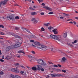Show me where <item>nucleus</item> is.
<instances>
[{"label":"nucleus","instance_id":"3c124183","mask_svg":"<svg viewBox=\"0 0 78 78\" xmlns=\"http://www.w3.org/2000/svg\"><path fill=\"white\" fill-rule=\"evenodd\" d=\"M30 41V42H34V40H31Z\"/></svg>","mask_w":78,"mask_h":78},{"label":"nucleus","instance_id":"b1692460","mask_svg":"<svg viewBox=\"0 0 78 78\" xmlns=\"http://www.w3.org/2000/svg\"><path fill=\"white\" fill-rule=\"evenodd\" d=\"M51 76H52V77H55L56 76V74H53L51 75Z\"/></svg>","mask_w":78,"mask_h":78},{"label":"nucleus","instance_id":"4d7b16f0","mask_svg":"<svg viewBox=\"0 0 78 78\" xmlns=\"http://www.w3.org/2000/svg\"><path fill=\"white\" fill-rule=\"evenodd\" d=\"M41 5H42V6H45V4L44 3H42L41 4Z\"/></svg>","mask_w":78,"mask_h":78},{"label":"nucleus","instance_id":"37998d69","mask_svg":"<svg viewBox=\"0 0 78 78\" xmlns=\"http://www.w3.org/2000/svg\"><path fill=\"white\" fill-rule=\"evenodd\" d=\"M10 76L12 77H10L9 78H14V75H11Z\"/></svg>","mask_w":78,"mask_h":78},{"label":"nucleus","instance_id":"ddd939ff","mask_svg":"<svg viewBox=\"0 0 78 78\" xmlns=\"http://www.w3.org/2000/svg\"><path fill=\"white\" fill-rule=\"evenodd\" d=\"M42 68V66L40 65H37V69L38 70H41V69Z\"/></svg>","mask_w":78,"mask_h":78},{"label":"nucleus","instance_id":"f257e3e1","mask_svg":"<svg viewBox=\"0 0 78 78\" xmlns=\"http://www.w3.org/2000/svg\"><path fill=\"white\" fill-rule=\"evenodd\" d=\"M50 37L52 39H55V40H57L58 41H60V39L55 35L51 34L50 35Z\"/></svg>","mask_w":78,"mask_h":78},{"label":"nucleus","instance_id":"13d9d810","mask_svg":"<svg viewBox=\"0 0 78 78\" xmlns=\"http://www.w3.org/2000/svg\"><path fill=\"white\" fill-rule=\"evenodd\" d=\"M3 74V72L1 71H0V74Z\"/></svg>","mask_w":78,"mask_h":78},{"label":"nucleus","instance_id":"bb28decb","mask_svg":"<svg viewBox=\"0 0 78 78\" xmlns=\"http://www.w3.org/2000/svg\"><path fill=\"white\" fill-rule=\"evenodd\" d=\"M67 33H64V34H63V37L64 38H66L67 37Z\"/></svg>","mask_w":78,"mask_h":78},{"label":"nucleus","instance_id":"a211bd4d","mask_svg":"<svg viewBox=\"0 0 78 78\" xmlns=\"http://www.w3.org/2000/svg\"><path fill=\"white\" fill-rule=\"evenodd\" d=\"M32 21H33L35 23H37V21L36 20V19L35 18H33L32 19Z\"/></svg>","mask_w":78,"mask_h":78},{"label":"nucleus","instance_id":"5701e85b","mask_svg":"<svg viewBox=\"0 0 78 78\" xmlns=\"http://www.w3.org/2000/svg\"><path fill=\"white\" fill-rule=\"evenodd\" d=\"M31 14L32 16H33L34 15H36V14H37V13L36 12H31Z\"/></svg>","mask_w":78,"mask_h":78},{"label":"nucleus","instance_id":"c9c22d12","mask_svg":"<svg viewBox=\"0 0 78 78\" xmlns=\"http://www.w3.org/2000/svg\"><path fill=\"white\" fill-rule=\"evenodd\" d=\"M63 14H64L65 16H69V15H68L66 13H63Z\"/></svg>","mask_w":78,"mask_h":78},{"label":"nucleus","instance_id":"774afa93","mask_svg":"<svg viewBox=\"0 0 78 78\" xmlns=\"http://www.w3.org/2000/svg\"><path fill=\"white\" fill-rule=\"evenodd\" d=\"M33 8L34 9L36 8V6H35V5H34Z\"/></svg>","mask_w":78,"mask_h":78},{"label":"nucleus","instance_id":"e433bc0d","mask_svg":"<svg viewBox=\"0 0 78 78\" xmlns=\"http://www.w3.org/2000/svg\"><path fill=\"white\" fill-rule=\"evenodd\" d=\"M15 77L16 78H20V76L17 75H16Z\"/></svg>","mask_w":78,"mask_h":78},{"label":"nucleus","instance_id":"2eb2a0df","mask_svg":"<svg viewBox=\"0 0 78 78\" xmlns=\"http://www.w3.org/2000/svg\"><path fill=\"white\" fill-rule=\"evenodd\" d=\"M23 30L24 31H26L28 33H30V31H29V30H28L27 29L24 28L23 29Z\"/></svg>","mask_w":78,"mask_h":78},{"label":"nucleus","instance_id":"cd10ccee","mask_svg":"<svg viewBox=\"0 0 78 78\" xmlns=\"http://www.w3.org/2000/svg\"><path fill=\"white\" fill-rule=\"evenodd\" d=\"M20 71H19V70L17 69H16V71H15V73H18L19 72H20Z\"/></svg>","mask_w":78,"mask_h":78},{"label":"nucleus","instance_id":"7ed1b4c3","mask_svg":"<svg viewBox=\"0 0 78 78\" xmlns=\"http://www.w3.org/2000/svg\"><path fill=\"white\" fill-rule=\"evenodd\" d=\"M7 19L9 20H14V17H13L12 16H8Z\"/></svg>","mask_w":78,"mask_h":78},{"label":"nucleus","instance_id":"412c9836","mask_svg":"<svg viewBox=\"0 0 78 78\" xmlns=\"http://www.w3.org/2000/svg\"><path fill=\"white\" fill-rule=\"evenodd\" d=\"M32 69L33 70H34V71L36 70H37V68L34 66L32 67Z\"/></svg>","mask_w":78,"mask_h":78},{"label":"nucleus","instance_id":"72a5a7b5","mask_svg":"<svg viewBox=\"0 0 78 78\" xmlns=\"http://www.w3.org/2000/svg\"><path fill=\"white\" fill-rule=\"evenodd\" d=\"M48 28L49 30H51V29H53V27H48Z\"/></svg>","mask_w":78,"mask_h":78},{"label":"nucleus","instance_id":"4c0bfd02","mask_svg":"<svg viewBox=\"0 0 78 78\" xmlns=\"http://www.w3.org/2000/svg\"><path fill=\"white\" fill-rule=\"evenodd\" d=\"M38 1L39 3H41V2H43V0H37Z\"/></svg>","mask_w":78,"mask_h":78},{"label":"nucleus","instance_id":"4468645a","mask_svg":"<svg viewBox=\"0 0 78 78\" xmlns=\"http://www.w3.org/2000/svg\"><path fill=\"white\" fill-rule=\"evenodd\" d=\"M53 70L55 71V72H61V70L59 69H56L55 68H54L53 69Z\"/></svg>","mask_w":78,"mask_h":78},{"label":"nucleus","instance_id":"9d476101","mask_svg":"<svg viewBox=\"0 0 78 78\" xmlns=\"http://www.w3.org/2000/svg\"><path fill=\"white\" fill-rule=\"evenodd\" d=\"M52 31L55 34H58V30H57V29H54L52 30Z\"/></svg>","mask_w":78,"mask_h":78},{"label":"nucleus","instance_id":"6ab92c4d","mask_svg":"<svg viewBox=\"0 0 78 78\" xmlns=\"http://www.w3.org/2000/svg\"><path fill=\"white\" fill-rule=\"evenodd\" d=\"M41 65L42 66H44V67H47V63H44V62H43V63Z\"/></svg>","mask_w":78,"mask_h":78},{"label":"nucleus","instance_id":"423d86ee","mask_svg":"<svg viewBox=\"0 0 78 78\" xmlns=\"http://www.w3.org/2000/svg\"><path fill=\"white\" fill-rule=\"evenodd\" d=\"M43 8L46 9L47 10H48V11H51L52 10L51 8L48 7V6H44L43 7Z\"/></svg>","mask_w":78,"mask_h":78},{"label":"nucleus","instance_id":"393cba45","mask_svg":"<svg viewBox=\"0 0 78 78\" xmlns=\"http://www.w3.org/2000/svg\"><path fill=\"white\" fill-rule=\"evenodd\" d=\"M16 68H12L11 69V70L12 72H15L16 70Z\"/></svg>","mask_w":78,"mask_h":78},{"label":"nucleus","instance_id":"39448f33","mask_svg":"<svg viewBox=\"0 0 78 78\" xmlns=\"http://www.w3.org/2000/svg\"><path fill=\"white\" fill-rule=\"evenodd\" d=\"M41 49L43 50H47V47L45 46L42 45Z\"/></svg>","mask_w":78,"mask_h":78},{"label":"nucleus","instance_id":"f3484780","mask_svg":"<svg viewBox=\"0 0 78 78\" xmlns=\"http://www.w3.org/2000/svg\"><path fill=\"white\" fill-rule=\"evenodd\" d=\"M56 76H58V77H60V76H63V75L60 74L59 73L57 74H56Z\"/></svg>","mask_w":78,"mask_h":78},{"label":"nucleus","instance_id":"7c9ffc66","mask_svg":"<svg viewBox=\"0 0 78 78\" xmlns=\"http://www.w3.org/2000/svg\"><path fill=\"white\" fill-rule=\"evenodd\" d=\"M15 19H16L17 20H18V19H19V17L18 16H16L15 17Z\"/></svg>","mask_w":78,"mask_h":78},{"label":"nucleus","instance_id":"864d4df0","mask_svg":"<svg viewBox=\"0 0 78 78\" xmlns=\"http://www.w3.org/2000/svg\"><path fill=\"white\" fill-rule=\"evenodd\" d=\"M20 73H21L22 74H23V73H24V72L23 71H21L20 72Z\"/></svg>","mask_w":78,"mask_h":78},{"label":"nucleus","instance_id":"ea45409f","mask_svg":"<svg viewBox=\"0 0 78 78\" xmlns=\"http://www.w3.org/2000/svg\"><path fill=\"white\" fill-rule=\"evenodd\" d=\"M29 9H31L32 10H34V9H33V8L30 7L29 8Z\"/></svg>","mask_w":78,"mask_h":78},{"label":"nucleus","instance_id":"20e7f679","mask_svg":"<svg viewBox=\"0 0 78 78\" xmlns=\"http://www.w3.org/2000/svg\"><path fill=\"white\" fill-rule=\"evenodd\" d=\"M12 48H14V46H11L6 48V51H9V50H10V49H12Z\"/></svg>","mask_w":78,"mask_h":78},{"label":"nucleus","instance_id":"680f3d73","mask_svg":"<svg viewBox=\"0 0 78 78\" xmlns=\"http://www.w3.org/2000/svg\"><path fill=\"white\" fill-rule=\"evenodd\" d=\"M19 65V64L17 63L16 64V66H18Z\"/></svg>","mask_w":78,"mask_h":78},{"label":"nucleus","instance_id":"a878e982","mask_svg":"<svg viewBox=\"0 0 78 78\" xmlns=\"http://www.w3.org/2000/svg\"><path fill=\"white\" fill-rule=\"evenodd\" d=\"M18 53H23V54H25V53H24V52L23 51H19L18 52Z\"/></svg>","mask_w":78,"mask_h":78},{"label":"nucleus","instance_id":"9b49d317","mask_svg":"<svg viewBox=\"0 0 78 78\" xmlns=\"http://www.w3.org/2000/svg\"><path fill=\"white\" fill-rule=\"evenodd\" d=\"M12 58V56H8L7 55L5 58V59L6 60H9V59H10Z\"/></svg>","mask_w":78,"mask_h":78},{"label":"nucleus","instance_id":"58836bf2","mask_svg":"<svg viewBox=\"0 0 78 78\" xmlns=\"http://www.w3.org/2000/svg\"><path fill=\"white\" fill-rule=\"evenodd\" d=\"M15 29L16 30H19V28L17 27H16Z\"/></svg>","mask_w":78,"mask_h":78},{"label":"nucleus","instance_id":"6e6552de","mask_svg":"<svg viewBox=\"0 0 78 78\" xmlns=\"http://www.w3.org/2000/svg\"><path fill=\"white\" fill-rule=\"evenodd\" d=\"M11 34L12 36H14V37H16V38H20V37H19L18 35H15L14 33H11Z\"/></svg>","mask_w":78,"mask_h":78},{"label":"nucleus","instance_id":"de8ad7c7","mask_svg":"<svg viewBox=\"0 0 78 78\" xmlns=\"http://www.w3.org/2000/svg\"><path fill=\"white\" fill-rule=\"evenodd\" d=\"M62 72H64V73H66V71L65 70H62Z\"/></svg>","mask_w":78,"mask_h":78},{"label":"nucleus","instance_id":"0eeeda50","mask_svg":"<svg viewBox=\"0 0 78 78\" xmlns=\"http://www.w3.org/2000/svg\"><path fill=\"white\" fill-rule=\"evenodd\" d=\"M37 62L38 64H40L42 65L44 61L42 59H39L38 60Z\"/></svg>","mask_w":78,"mask_h":78},{"label":"nucleus","instance_id":"603ef678","mask_svg":"<svg viewBox=\"0 0 78 78\" xmlns=\"http://www.w3.org/2000/svg\"><path fill=\"white\" fill-rule=\"evenodd\" d=\"M54 67H58V66L56 65H54Z\"/></svg>","mask_w":78,"mask_h":78},{"label":"nucleus","instance_id":"49530a36","mask_svg":"<svg viewBox=\"0 0 78 78\" xmlns=\"http://www.w3.org/2000/svg\"><path fill=\"white\" fill-rule=\"evenodd\" d=\"M31 52L33 53V54H35V51H32Z\"/></svg>","mask_w":78,"mask_h":78},{"label":"nucleus","instance_id":"c85d7f7f","mask_svg":"<svg viewBox=\"0 0 78 78\" xmlns=\"http://www.w3.org/2000/svg\"><path fill=\"white\" fill-rule=\"evenodd\" d=\"M77 42V41L76 40H75L74 42H72V43L73 44H75Z\"/></svg>","mask_w":78,"mask_h":78},{"label":"nucleus","instance_id":"e2e57ef3","mask_svg":"<svg viewBox=\"0 0 78 78\" xmlns=\"http://www.w3.org/2000/svg\"><path fill=\"white\" fill-rule=\"evenodd\" d=\"M2 55V51L0 50V55Z\"/></svg>","mask_w":78,"mask_h":78},{"label":"nucleus","instance_id":"aec40b11","mask_svg":"<svg viewBox=\"0 0 78 78\" xmlns=\"http://www.w3.org/2000/svg\"><path fill=\"white\" fill-rule=\"evenodd\" d=\"M44 26H46V27H48V26H49V25H50V23H44Z\"/></svg>","mask_w":78,"mask_h":78},{"label":"nucleus","instance_id":"c756f323","mask_svg":"<svg viewBox=\"0 0 78 78\" xmlns=\"http://www.w3.org/2000/svg\"><path fill=\"white\" fill-rule=\"evenodd\" d=\"M68 45L69 47H73V45H72V44L70 43H68Z\"/></svg>","mask_w":78,"mask_h":78},{"label":"nucleus","instance_id":"1a4fd4ad","mask_svg":"<svg viewBox=\"0 0 78 78\" xmlns=\"http://www.w3.org/2000/svg\"><path fill=\"white\" fill-rule=\"evenodd\" d=\"M67 60V58L65 57H63L62 58L61 62H65Z\"/></svg>","mask_w":78,"mask_h":78},{"label":"nucleus","instance_id":"f03ea898","mask_svg":"<svg viewBox=\"0 0 78 78\" xmlns=\"http://www.w3.org/2000/svg\"><path fill=\"white\" fill-rule=\"evenodd\" d=\"M22 44V42H18L16 43L13 46V48H17L20 47Z\"/></svg>","mask_w":78,"mask_h":78},{"label":"nucleus","instance_id":"f704fd0d","mask_svg":"<svg viewBox=\"0 0 78 78\" xmlns=\"http://www.w3.org/2000/svg\"><path fill=\"white\" fill-rule=\"evenodd\" d=\"M49 14H53L54 13L53 12H50L48 13Z\"/></svg>","mask_w":78,"mask_h":78},{"label":"nucleus","instance_id":"c03bdc74","mask_svg":"<svg viewBox=\"0 0 78 78\" xmlns=\"http://www.w3.org/2000/svg\"><path fill=\"white\" fill-rule=\"evenodd\" d=\"M27 56H28V57L30 58H32V56L31 55H28Z\"/></svg>","mask_w":78,"mask_h":78},{"label":"nucleus","instance_id":"4be33fe9","mask_svg":"<svg viewBox=\"0 0 78 78\" xmlns=\"http://www.w3.org/2000/svg\"><path fill=\"white\" fill-rule=\"evenodd\" d=\"M34 44L35 45H37V46L39 45H40V43L37 41L34 43Z\"/></svg>","mask_w":78,"mask_h":78},{"label":"nucleus","instance_id":"2f4dec72","mask_svg":"<svg viewBox=\"0 0 78 78\" xmlns=\"http://www.w3.org/2000/svg\"><path fill=\"white\" fill-rule=\"evenodd\" d=\"M41 31H45V29H44V28L43 27H42L41 28Z\"/></svg>","mask_w":78,"mask_h":78},{"label":"nucleus","instance_id":"69168bd1","mask_svg":"<svg viewBox=\"0 0 78 78\" xmlns=\"http://www.w3.org/2000/svg\"><path fill=\"white\" fill-rule=\"evenodd\" d=\"M17 58H20V55H18L17 56Z\"/></svg>","mask_w":78,"mask_h":78},{"label":"nucleus","instance_id":"0e129e2a","mask_svg":"<svg viewBox=\"0 0 78 78\" xmlns=\"http://www.w3.org/2000/svg\"><path fill=\"white\" fill-rule=\"evenodd\" d=\"M75 19H78V17H75Z\"/></svg>","mask_w":78,"mask_h":78},{"label":"nucleus","instance_id":"dca6fc26","mask_svg":"<svg viewBox=\"0 0 78 78\" xmlns=\"http://www.w3.org/2000/svg\"><path fill=\"white\" fill-rule=\"evenodd\" d=\"M42 45L41 44H39L37 46V47L38 48H40V49H41V48H42Z\"/></svg>","mask_w":78,"mask_h":78},{"label":"nucleus","instance_id":"a19ab883","mask_svg":"<svg viewBox=\"0 0 78 78\" xmlns=\"http://www.w3.org/2000/svg\"><path fill=\"white\" fill-rule=\"evenodd\" d=\"M0 34H1V35H5V34L3 32H0Z\"/></svg>","mask_w":78,"mask_h":78},{"label":"nucleus","instance_id":"a18cd8bd","mask_svg":"<svg viewBox=\"0 0 78 78\" xmlns=\"http://www.w3.org/2000/svg\"><path fill=\"white\" fill-rule=\"evenodd\" d=\"M40 14L41 16H44V13L42 12L40 13Z\"/></svg>","mask_w":78,"mask_h":78},{"label":"nucleus","instance_id":"473e14b6","mask_svg":"<svg viewBox=\"0 0 78 78\" xmlns=\"http://www.w3.org/2000/svg\"><path fill=\"white\" fill-rule=\"evenodd\" d=\"M40 70H41V71H42V72H44V69H43L41 67V68L40 69Z\"/></svg>","mask_w":78,"mask_h":78},{"label":"nucleus","instance_id":"bf43d9fd","mask_svg":"<svg viewBox=\"0 0 78 78\" xmlns=\"http://www.w3.org/2000/svg\"><path fill=\"white\" fill-rule=\"evenodd\" d=\"M60 19H64V17L61 16L60 17Z\"/></svg>","mask_w":78,"mask_h":78},{"label":"nucleus","instance_id":"f8f14e48","mask_svg":"<svg viewBox=\"0 0 78 78\" xmlns=\"http://www.w3.org/2000/svg\"><path fill=\"white\" fill-rule=\"evenodd\" d=\"M8 0H5L4 1L1 2H0V4H3V5H5Z\"/></svg>","mask_w":78,"mask_h":78},{"label":"nucleus","instance_id":"8fccbe9b","mask_svg":"<svg viewBox=\"0 0 78 78\" xmlns=\"http://www.w3.org/2000/svg\"><path fill=\"white\" fill-rule=\"evenodd\" d=\"M46 78H50V76L48 75H47L45 76Z\"/></svg>","mask_w":78,"mask_h":78},{"label":"nucleus","instance_id":"338daca9","mask_svg":"<svg viewBox=\"0 0 78 78\" xmlns=\"http://www.w3.org/2000/svg\"><path fill=\"white\" fill-rule=\"evenodd\" d=\"M73 22L74 23L75 25H76V23L75 21H74Z\"/></svg>","mask_w":78,"mask_h":78},{"label":"nucleus","instance_id":"052dcab7","mask_svg":"<svg viewBox=\"0 0 78 78\" xmlns=\"http://www.w3.org/2000/svg\"><path fill=\"white\" fill-rule=\"evenodd\" d=\"M4 55H3L2 56V59H4Z\"/></svg>","mask_w":78,"mask_h":78},{"label":"nucleus","instance_id":"09e8293b","mask_svg":"<svg viewBox=\"0 0 78 78\" xmlns=\"http://www.w3.org/2000/svg\"><path fill=\"white\" fill-rule=\"evenodd\" d=\"M0 61H1V62H4V60H3L2 59H0Z\"/></svg>","mask_w":78,"mask_h":78},{"label":"nucleus","instance_id":"5fc2aeb1","mask_svg":"<svg viewBox=\"0 0 78 78\" xmlns=\"http://www.w3.org/2000/svg\"><path fill=\"white\" fill-rule=\"evenodd\" d=\"M49 64H52L53 65V63H52V62H49Z\"/></svg>","mask_w":78,"mask_h":78},{"label":"nucleus","instance_id":"79ce46f5","mask_svg":"<svg viewBox=\"0 0 78 78\" xmlns=\"http://www.w3.org/2000/svg\"><path fill=\"white\" fill-rule=\"evenodd\" d=\"M0 28H4V26H3V25H0Z\"/></svg>","mask_w":78,"mask_h":78},{"label":"nucleus","instance_id":"6e6d98bb","mask_svg":"<svg viewBox=\"0 0 78 78\" xmlns=\"http://www.w3.org/2000/svg\"><path fill=\"white\" fill-rule=\"evenodd\" d=\"M58 67H61V66L59 64H58Z\"/></svg>","mask_w":78,"mask_h":78}]
</instances>
